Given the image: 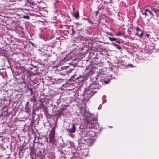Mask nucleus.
I'll use <instances>...</instances> for the list:
<instances>
[{"mask_svg": "<svg viewBox=\"0 0 159 159\" xmlns=\"http://www.w3.org/2000/svg\"><path fill=\"white\" fill-rule=\"evenodd\" d=\"M57 153L60 157V158L59 159H65L66 158V156L62 151L59 150L57 152Z\"/></svg>", "mask_w": 159, "mask_h": 159, "instance_id": "7", "label": "nucleus"}, {"mask_svg": "<svg viewBox=\"0 0 159 159\" xmlns=\"http://www.w3.org/2000/svg\"><path fill=\"white\" fill-rule=\"evenodd\" d=\"M23 18L25 19H29V16L28 15H24L23 16Z\"/></svg>", "mask_w": 159, "mask_h": 159, "instance_id": "19", "label": "nucleus"}, {"mask_svg": "<svg viewBox=\"0 0 159 159\" xmlns=\"http://www.w3.org/2000/svg\"><path fill=\"white\" fill-rule=\"evenodd\" d=\"M158 12H159V7H158Z\"/></svg>", "mask_w": 159, "mask_h": 159, "instance_id": "36", "label": "nucleus"}, {"mask_svg": "<svg viewBox=\"0 0 159 159\" xmlns=\"http://www.w3.org/2000/svg\"><path fill=\"white\" fill-rule=\"evenodd\" d=\"M80 111L84 118L85 119V121L83 128L80 129V136L79 139H80V137H82L81 139L84 140L86 142L91 143L92 138L96 134L95 132L92 129L97 128H96V126L97 124L93 123L92 122L91 120H92L93 118L91 117L90 113L89 112L86 107L81 108L80 109Z\"/></svg>", "mask_w": 159, "mask_h": 159, "instance_id": "1", "label": "nucleus"}, {"mask_svg": "<svg viewBox=\"0 0 159 159\" xmlns=\"http://www.w3.org/2000/svg\"><path fill=\"white\" fill-rule=\"evenodd\" d=\"M142 14L145 15L146 17L149 18L148 19V20H150V19L151 18L153 17L154 18V17L155 16L149 8L146 9L144 12H142Z\"/></svg>", "mask_w": 159, "mask_h": 159, "instance_id": "6", "label": "nucleus"}, {"mask_svg": "<svg viewBox=\"0 0 159 159\" xmlns=\"http://www.w3.org/2000/svg\"><path fill=\"white\" fill-rule=\"evenodd\" d=\"M101 87L100 85L97 82L90 84L87 86L83 92V102L85 103L87 102L91 97L97 92Z\"/></svg>", "mask_w": 159, "mask_h": 159, "instance_id": "2", "label": "nucleus"}, {"mask_svg": "<svg viewBox=\"0 0 159 159\" xmlns=\"http://www.w3.org/2000/svg\"><path fill=\"white\" fill-rule=\"evenodd\" d=\"M136 30L137 32H138V31H141H141H142V30H140V29L138 27H136Z\"/></svg>", "mask_w": 159, "mask_h": 159, "instance_id": "22", "label": "nucleus"}, {"mask_svg": "<svg viewBox=\"0 0 159 159\" xmlns=\"http://www.w3.org/2000/svg\"><path fill=\"white\" fill-rule=\"evenodd\" d=\"M127 32L129 34H130L131 33V31L129 29L127 30Z\"/></svg>", "mask_w": 159, "mask_h": 159, "instance_id": "25", "label": "nucleus"}, {"mask_svg": "<svg viewBox=\"0 0 159 159\" xmlns=\"http://www.w3.org/2000/svg\"><path fill=\"white\" fill-rule=\"evenodd\" d=\"M76 75V74L72 76L70 80L71 81L75 82V83L80 84L81 82L84 81V80H86L87 78V75H80L79 76L75 78V76Z\"/></svg>", "mask_w": 159, "mask_h": 159, "instance_id": "4", "label": "nucleus"}, {"mask_svg": "<svg viewBox=\"0 0 159 159\" xmlns=\"http://www.w3.org/2000/svg\"><path fill=\"white\" fill-rule=\"evenodd\" d=\"M154 19H156L157 21L158 24L159 25V15L156 14L154 17Z\"/></svg>", "mask_w": 159, "mask_h": 159, "instance_id": "11", "label": "nucleus"}, {"mask_svg": "<svg viewBox=\"0 0 159 159\" xmlns=\"http://www.w3.org/2000/svg\"><path fill=\"white\" fill-rule=\"evenodd\" d=\"M109 39L111 41H116V40L117 39L116 38H115V37H108Z\"/></svg>", "mask_w": 159, "mask_h": 159, "instance_id": "16", "label": "nucleus"}, {"mask_svg": "<svg viewBox=\"0 0 159 159\" xmlns=\"http://www.w3.org/2000/svg\"><path fill=\"white\" fill-rule=\"evenodd\" d=\"M143 34V31H141L140 34L139 35L138 37L140 38H141L142 37Z\"/></svg>", "mask_w": 159, "mask_h": 159, "instance_id": "18", "label": "nucleus"}, {"mask_svg": "<svg viewBox=\"0 0 159 159\" xmlns=\"http://www.w3.org/2000/svg\"><path fill=\"white\" fill-rule=\"evenodd\" d=\"M76 127L74 123L72 124V128L70 129H67V131L69 133H73L75 131Z\"/></svg>", "mask_w": 159, "mask_h": 159, "instance_id": "8", "label": "nucleus"}, {"mask_svg": "<svg viewBox=\"0 0 159 159\" xmlns=\"http://www.w3.org/2000/svg\"><path fill=\"white\" fill-rule=\"evenodd\" d=\"M73 14L74 17L76 19H77L79 17H80V14L78 11L74 12Z\"/></svg>", "mask_w": 159, "mask_h": 159, "instance_id": "10", "label": "nucleus"}, {"mask_svg": "<svg viewBox=\"0 0 159 159\" xmlns=\"http://www.w3.org/2000/svg\"><path fill=\"white\" fill-rule=\"evenodd\" d=\"M16 29L18 30H19L22 33L23 28L21 26H16Z\"/></svg>", "mask_w": 159, "mask_h": 159, "instance_id": "13", "label": "nucleus"}, {"mask_svg": "<svg viewBox=\"0 0 159 159\" xmlns=\"http://www.w3.org/2000/svg\"><path fill=\"white\" fill-rule=\"evenodd\" d=\"M146 36L148 37L149 36V34H146Z\"/></svg>", "mask_w": 159, "mask_h": 159, "instance_id": "32", "label": "nucleus"}, {"mask_svg": "<svg viewBox=\"0 0 159 159\" xmlns=\"http://www.w3.org/2000/svg\"><path fill=\"white\" fill-rule=\"evenodd\" d=\"M82 19H84L85 20H87V21H88V23H90L91 24H93V23L91 21V20H90L88 18H83Z\"/></svg>", "mask_w": 159, "mask_h": 159, "instance_id": "15", "label": "nucleus"}, {"mask_svg": "<svg viewBox=\"0 0 159 159\" xmlns=\"http://www.w3.org/2000/svg\"><path fill=\"white\" fill-rule=\"evenodd\" d=\"M104 7V6H102L101 7L100 6H98V9H103Z\"/></svg>", "mask_w": 159, "mask_h": 159, "instance_id": "20", "label": "nucleus"}, {"mask_svg": "<svg viewBox=\"0 0 159 159\" xmlns=\"http://www.w3.org/2000/svg\"><path fill=\"white\" fill-rule=\"evenodd\" d=\"M28 103H29V102H27L26 104V106H27L28 105Z\"/></svg>", "mask_w": 159, "mask_h": 159, "instance_id": "34", "label": "nucleus"}, {"mask_svg": "<svg viewBox=\"0 0 159 159\" xmlns=\"http://www.w3.org/2000/svg\"><path fill=\"white\" fill-rule=\"evenodd\" d=\"M83 156H84H84H85V157H86V156H87V154H85V155L84 154Z\"/></svg>", "mask_w": 159, "mask_h": 159, "instance_id": "33", "label": "nucleus"}, {"mask_svg": "<svg viewBox=\"0 0 159 159\" xmlns=\"http://www.w3.org/2000/svg\"><path fill=\"white\" fill-rule=\"evenodd\" d=\"M74 89H75V87H74L72 89H68L69 90H72Z\"/></svg>", "mask_w": 159, "mask_h": 159, "instance_id": "31", "label": "nucleus"}, {"mask_svg": "<svg viewBox=\"0 0 159 159\" xmlns=\"http://www.w3.org/2000/svg\"><path fill=\"white\" fill-rule=\"evenodd\" d=\"M28 89L30 90V94L32 95L33 93V89L31 88H30Z\"/></svg>", "mask_w": 159, "mask_h": 159, "instance_id": "21", "label": "nucleus"}, {"mask_svg": "<svg viewBox=\"0 0 159 159\" xmlns=\"http://www.w3.org/2000/svg\"><path fill=\"white\" fill-rule=\"evenodd\" d=\"M98 78L99 79L100 82H103L105 84H108L110 81V79H108L106 74H99L98 75Z\"/></svg>", "mask_w": 159, "mask_h": 159, "instance_id": "5", "label": "nucleus"}, {"mask_svg": "<svg viewBox=\"0 0 159 159\" xmlns=\"http://www.w3.org/2000/svg\"><path fill=\"white\" fill-rule=\"evenodd\" d=\"M73 10H75V8L74 7H73Z\"/></svg>", "mask_w": 159, "mask_h": 159, "instance_id": "35", "label": "nucleus"}, {"mask_svg": "<svg viewBox=\"0 0 159 159\" xmlns=\"http://www.w3.org/2000/svg\"><path fill=\"white\" fill-rule=\"evenodd\" d=\"M33 97L34 98V99H33V100H34V102H36V100H35V96H34H34H33Z\"/></svg>", "mask_w": 159, "mask_h": 159, "instance_id": "30", "label": "nucleus"}, {"mask_svg": "<svg viewBox=\"0 0 159 159\" xmlns=\"http://www.w3.org/2000/svg\"><path fill=\"white\" fill-rule=\"evenodd\" d=\"M116 42L117 43H118V41H116Z\"/></svg>", "mask_w": 159, "mask_h": 159, "instance_id": "37", "label": "nucleus"}, {"mask_svg": "<svg viewBox=\"0 0 159 159\" xmlns=\"http://www.w3.org/2000/svg\"><path fill=\"white\" fill-rule=\"evenodd\" d=\"M111 44L112 45H114L118 49L120 50L122 48L121 46H119L118 44H117L116 43H112Z\"/></svg>", "mask_w": 159, "mask_h": 159, "instance_id": "12", "label": "nucleus"}, {"mask_svg": "<svg viewBox=\"0 0 159 159\" xmlns=\"http://www.w3.org/2000/svg\"><path fill=\"white\" fill-rule=\"evenodd\" d=\"M123 34H124L123 33L118 32V33H117L116 34V35L117 36H121L122 35H123Z\"/></svg>", "mask_w": 159, "mask_h": 159, "instance_id": "17", "label": "nucleus"}, {"mask_svg": "<svg viewBox=\"0 0 159 159\" xmlns=\"http://www.w3.org/2000/svg\"><path fill=\"white\" fill-rule=\"evenodd\" d=\"M28 3L32 6L35 5L34 2L32 0H27Z\"/></svg>", "mask_w": 159, "mask_h": 159, "instance_id": "14", "label": "nucleus"}, {"mask_svg": "<svg viewBox=\"0 0 159 159\" xmlns=\"http://www.w3.org/2000/svg\"><path fill=\"white\" fill-rule=\"evenodd\" d=\"M66 150L69 152V155L72 156L71 159H82L80 158L81 155L76 152L77 150L75 147L70 143L66 145Z\"/></svg>", "mask_w": 159, "mask_h": 159, "instance_id": "3", "label": "nucleus"}, {"mask_svg": "<svg viewBox=\"0 0 159 159\" xmlns=\"http://www.w3.org/2000/svg\"><path fill=\"white\" fill-rule=\"evenodd\" d=\"M106 33L107 35H110V36H112V34L111 33H109V32H106Z\"/></svg>", "mask_w": 159, "mask_h": 159, "instance_id": "24", "label": "nucleus"}, {"mask_svg": "<svg viewBox=\"0 0 159 159\" xmlns=\"http://www.w3.org/2000/svg\"><path fill=\"white\" fill-rule=\"evenodd\" d=\"M32 159H41L40 157H36L35 158H32Z\"/></svg>", "mask_w": 159, "mask_h": 159, "instance_id": "29", "label": "nucleus"}, {"mask_svg": "<svg viewBox=\"0 0 159 159\" xmlns=\"http://www.w3.org/2000/svg\"><path fill=\"white\" fill-rule=\"evenodd\" d=\"M139 35V33H138L137 32H136L135 34H134V35H135V36H138Z\"/></svg>", "mask_w": 159, "mask_h": 159, "instance_id": "27", "label": "nucleus"}, {"mask_svg": "<svg viewBox=\"0 0 159 159\" xmlns=\"http://www.w3.org/2000/svg\"><path fill=\"white\" fill-rule=\"evenodd\" d=\"M69 135H70V136H71L72 138H73L74 137V135H73V134H69Z\"/></svg>", "mask_w": 159, "mask_h": 159, "instance_id": "28", "label": "nucleus"}, {"mask_svg": "<svg viewBox=\"0 0 159 159\" xmlns=\"http://www.w3.org/2000/svg\"><path fill=\"white\" fill-rule=\"evenodd\" d=\"M128 66H129L130 67H133V66L132 64H129L128 65Z\"/></svg>", "mask_w": 159, "mask_h": 159, "instance_id": "26", "label": "nucleus"}, {"mask_svg": "<svg viewBox=\"0 0 159 159\" xmlns=\"http://www.w3.org/2000/svg\"><path fill=\"white\" fill-rule=\"evenodd\" d=\"M53 134H54V131H53Z\"/></svg>", "mask_w": 159, "mask_h": 159, "instance_id": "38", "label": "nucleus"}, {"mask_svg": "<svg viewBox=\"0 0 159 159\" xmlns=\"http://www.w3.org/2000/svg\"><path fill=\"white\" fill-rule=\"evenodd\" d=\"M152 11H153L154 12H155L156 14H157V12H158V7L156 8H155L154 6H151V7L149 8Z\"/></svg>", "mask_w": 159, "mask_h": 159, "instance_id": "9", "label": "nucleus"}, {"mask_svg": "<svg viewBox=\"0 0 159 159\" xmlns=\"http://www.w3.org/2000/svg\"><path fill=\"white\" fill-rule=\"evenodd\" d=\"M25 112H26V113H28L29 112V109H28V108H27V107L26 106L25 107Z\"/></svg>", "mask_w": 159, "mask_h": 159, "instance_id": "23", "label": "nucleus"}]
</instances>
